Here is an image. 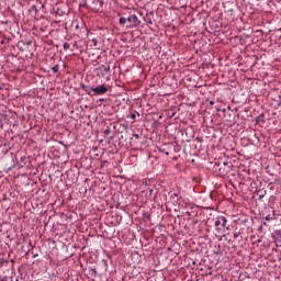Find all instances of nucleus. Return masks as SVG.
<instances>
[{"mask_svg":"<svg viewBox=\"0 0 281 281\" xmlns=\"http://www.w3.org/2000/svg\"><path fill=\"white\" fill-rule=\"evenodd\" d=\"M90 91H93L94 95H104V93L109 91V88L106 87V85H101L90 88Z\"/></svg>","mask_w":281,"mask_h":281,"instance_id":"1","label":"nucleus"},{"mask_svg":"<svg viewBox=\"0 0 281 281\" xmlns=\"http://www.w3.org/2000/svg\"><path fill=\"white\" fill-rule=\"evenodd\" d=\"M127 30L131 29V27H137V25H139V18H137V15L133 14V15H130L127 18Z\"/></svg>","mask_w":281,"mask_h":281,"instance_id":"2","label":"nucleus"},{"mask_svg":"<svg viewBox=\"0 0 281 281\" xmlns=\"http://www.w3.org/2000/svg\"><path fill=\"white\" fill-rule=\"evenodd\" d=\"M214 225L216 227V232H221V226L226 227L227 218H225L224 216H220L215 220Z\"/></svg>","mask_w":281,"mask_h":281,"instance_id":"3","label":"nucleus"},{"mask_svg":"<svg viewBox=\"0 0 281 281\" xmlns=\"http://www.w3.org/2000/svg\"><path fill=\"white\" fill-rule=\"evenodd\" d=\"M119 23H120V25H126V23H128V19L120 18Z\"/></svg>","mask_w":281,"mask_h":281,"instance_id":"4","label":"nucleus"},{"mask_svg":"<svg viewBox=\"0 0 281 281\" xmlns=\"http://www.w3.org/2000/svg\"><path fill=\"white\" fill-rule=\"evenodd\" d=\"M266 195H267V191H263V192L259 195V201H262V199H265Z\"/></svg>","mask_w":281,"mask_h":281,"instance_id":"5","label":"nucleus"},{"mask_svg":"<svg viewBox=\"0 0 281 281\" xmlns=\"http://www.w3.org/2000/svg\"><path fill=\"white\" fill-rule=\"evenodd\" d=\"M69 47H70L69 43H67V42L64 43V49H65V50L69 49Z\"/></svg>","mask_w":281,"mask_h":281,"instance_id":"6","label":"nucleus"},{"mask_svg":"<svg viewBox=\"0 0 281 281\" xmlns=\"http://www.w3.org/2000/svg\"><path fill=\"white\" fill-rule=\"evenodd\" d=\"M171 199H179V193L171 194Z\"/></svg>","mask_w":281,"mask_h":281,"instance_id":"7","label":"nucleus"},{"mask_svg":"<svg viewBox=\"0 0 281 281\" xmlns=\"http://www.w3.org/2000/svg\"><path fill=\"white\" fill-rule=\"evenodd\" d=\"M92 43H93V45H94V47H95V45H98V40L93 38V40H92Z\"/></svg>","mask_w":281,"mask_h":281,"instance_id":"8","label":"nucleus"},{"mask_svg":"<svg viewBox=\"0 0 281 281\" xmlns=\"http://www.w3.org/2000/svg\"><path fill=\"white\" fill-rule=\"evenodd\" d=\"M234 238H238V234H235V235H234Z\"/></svg>","mask_w":281,"mask_h":281,"instance_id":"9","label":"nucleus"},{"mask_svg":"<svg viewBox=\"0 0 281 281\" xmlns=\"http://www.w3.org/2000/svg\"><path fill=\"white\" fill-rule=\"evenodd\" d=\"M110 67L108 66V68L105 69V71H109Z\"/></svg>","mask_w":281,"mask_h":281,"instance_id":"10","label":"nucleus"},{"mask_svg":"<svg viewBox=\"0 0 281 281\" xmlns=\"http://www.w3.org/2000/svg\"><path fill=\"white\" fill-rule=\"evenodd\" d=\"M53 71H56V68H53Z\"/></svg>","mask_w":281,"mask_h":281,"instance_id":"11","label":"nucleus"},{"mask_svg":"<svg viewBox=\"0 0 281 281\" xmlns=\"http://www.w3.org/2000/svg\"><path fill=\"white\" fill-rule=\"evenodd\" d=\"M211 104H214V101H211Z\"/></svg>","mask_w":281,"mask_h":281,"instance_id":"12","label":"nucleus"},{"mask_svg":"<svg viewBox=\"0 0 281 281\" xmlns=\"http://www.w3.org/2000/svg\"><path fill=\"white\" fill-rule=\"evenodd\" d=\"M166 155H169V153L167 151Z\"/></svg>","mask_w":281,"mask_h":281,"instance_id":"13","label":"nucleus"},{"mask_svg":"<svg viewBox=\"0 0 281 281\" xmlns=\"http://www.w3.org/2000/svg\"><path fill=\"white\" fill-rule=\"evenodd\" d=\"M132 117H135V115H132Z\"/></svg>","mask_w":281,"mask_h":281,"instance_id":"14","label":"nucleus"}]
</instances>
